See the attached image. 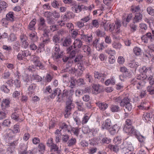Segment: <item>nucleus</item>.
<instances>
[{
  "label": "nucleus",
  "instance_id": "obj_12",
  "mask_svg": "<svg viewBox=\"0 0 154 154\" xmlns=\"http://www.w3.org/2000/svg\"><path fill=\"white\" fill-rule=\"evenodd\" d=\"M81 35V40L84 41L87 44L90 43L92 42V35L88 36L85 34H80Z\"/></svg>",
  "mask_w": 154,
  "mask_h": 154
},
{
  "label": "nucleus",
  "instance_id": "obj_45",
  "mask_svg": "<svg viewBox=\"0 0 154 154\" xmlns=\"http://www.w3.org/2000/svg\"><path fill=\"white\" fill-rule=\"evenodd\" d=\"M122 97L123 96H119L118 97H115L113 98L114 102L116 104L119 103L120 106V103H121Z\"/></svg>",
  "mask_w": 154,
  "mask_h": 154
},
{
  "label": "nucleus",
  "instance_id": "obj_26",
  "mask_svg": "<svg viewBox=\"0 0 154 154\" xmlns=\"http://www.w3.org/2000/svg\"><path fill=\"white\" fill-rule=\"evenodd\" d=\"M130 102V99L128 97H123V96L120 106L122 107H124L125 105Z\"/></svg>",
  "mask_w": 154,
  "mask_h": 154
},
{
  "label": "nucleus",
  "instance_id": "obj_31",
  "mask_svg": "<svg viewBox=\"0 0 154 154\" xmlns=\"http://www.w3.org/2000/svg\"><path fill=\"white\" fill-rule=\"evenodd\" d=\"M120 70L127 77L128 76L130 75V73L129 72L128 69L125 66L120 67Z\"/></svg>",
  "mask_w": 154,
  "mask_h": 154
},
{
  "label": "nucleus",
  "instance_id": "obj_34",
  "mask_svg": "<svg viewBox=\"0 0 154 154\" xmlns=\"http://www.w3.org/2000/svg\"><path fill=\"white\" fill-rule=\"evenodd\" d=\"M108 147L111 151H112L116 153H117L119 150L118 146L116 145L110 144L108 145Z\"/></svg>",
  "mask_w": 154,
  "mask_h": 154
},
{
  "label": "nucleus",
  "instance_id": "obj_50",
  "mask_svg": "<svg viewBox=\"0 0 154 154\" xmlns=\"http://www.w3.org/2000/svg\"><path fill=\"white\" fill-rule=\"evenodd\" d=\"M138 108L141 109H148L149 108V107L147 106L146 105V103L143 102L140 105L138 106Z\"/></svg>",
  "mask_w": 154,
  "mask_h": 154
},
{
  "label": "nucleus",
  "instance_id": "obj_61",
  "mask_svg": "<svg viewBox=\"0 0 154 154\" xmlns=\"http://www.w3.org/2000/svg\"><path fill=\"white\" fill-rule=\"evenodd\" d=\"M152 68L150 67H146L144 66L142 67V69L144 73L151 72H152L151 70Z\"/></svg>",
  "mask_w": 154,
  "mask_h": 154
},
{
  "label": "nucleus",
  "instance_id": "obj_62",
  "mask_svg": "<svg viewBox=\"0 0 154 154\" xmlns=\"http://www.w3.org/2000/svg\"><path fill=\"white\" fill-rule=\"evenodd\" d=\"M0 7L2 8L4 11H5V9L7 7L8 5L5 2L3 1H0Z\"/></svg>",
  "mask_w": 154,
  "mask_h": 154
},
{
  "label": "nucleus",
  "instance_id": "obj_48",
  "mask_svg": "<svg viewBox=\"0 0 154 154\" xmlns=\"http://www.w3.org/2000/svg\"><path fill=\"white\" fill-rule=\"evenodd\" d=\"M11 117L12 119L16 121L17 122L20 120L19 114L17 112L13 113L11 116Z\"/></svg>",
  "mask_w": 154,
  "mask_h": 154
},
{
  "label": "nucleus",
  "instance_id": "obj_21",
  "mask_svg": "<svg viewBox=\"0 0 154 154\" xmlns=\"http://www.w3.org/2000/svg\"><path fill=\"white\" fill-rule=\"evenodd\" d=\"M47 27L46 26L38 25V29L40 30H42L44 31V33L42 36H46V35L48 36V33H49V30L47 29Z\"/></svg>",
  "mask_w": 154,
  "mask_h": 154
},
{
  "label": "nucleus",
  "instance_id": "obj_10",
  "mask_svg": "<svg viewBox=\"0 0 154 154\" xmlns=\"http://www.w3.org/2000/svg\"><path fill=\"white\" fill-rule=\"evenodd\" d=\"M13 134L12 130H7L6 133L4 136V139L7 143H8V141H10V140L13 137Z\"/></svg>",
  "mask_w": 154,
  "mask_h": 154
},
{
  "label": "nucleus",
  "instance_id": "obj_51",
  "mask_svg": "<svg viewBox=\"0 0 154 154\" xmlns=\"http://www.w3.org/2000/svg\"><path fill=\"white\" fill-rule=\"evenodd\" d=\"M79 129L77 127L72 128L71 130V133H72L74 134L78 137V135L79 133Z\"/></svg>",
  "mask_w": 154,
  "mask_h": 154
},
{
  "label": "nucleus",
  "instance_id": "obj_60",
  "mask_svg": "<svg viewBox=\"0 0 154 154\" xmlns=\"http://www.w3.org/2000/svg\"><path fill=\"white\" fill-rule=\"evenodd\" d=\"M147 90L149 94L152 95L154 94V86H149L147 87Z\"/></svg>",
  "mask_w": 154,
  "mask_h": 154
},
{
  "label": "nucleus",
  "instance_id": "obj_25",
  "mask_svg": "<svg viewBox=\"0 0 154 154\" xmlns=\"http://www.w3.org/2000/svg\"><path fill=\"white\" fill-rule=\"evenodd\" d=\"M153 114L152 112L144 113L143 116V119L145 122H148L150 120L152 117Z\"/></svg>",
  "mask_w": 154,
  "mask_h": 154
},
{
  "label": "nucleus",
  "instance_id": "obj_3",
  "mask_svg": "<svg viewBox=\"0 0 154 154\" xmlns=\"http://www.w3.org/2000/svg\"><path fill=\"white\" fill-rule=\"evenodd\" d=\"M66 106L65 111L66 113L65 115V116L66 115H69L70 113L69 112L75 107L74 104L72 103V100L71 98H69L67 99L66 102Z\"/></svg>",
  "mask_w": 154,
  "mask_h": 154
},
{
  "label": "nucleus",
  "instance_id": "obj_27",
  "mask_svg": "<svg viewBox=\"0 0 154 154\" xmlns=\"http://www.w3.org/2000/svg\"><path fill=\"white\" fill-rule=\"evenodd\" d=\"M51 150L56 153H60L61 151L59 146L57 144L54 143L50 147Z\"/></svg>",
  "mask_w": 154,
  "mask_h": 154
},
{
  "label": "nucleus",
  "instance_id": "obj_13",
  "mask_svg": "<svg viewBox=\"0 0 154 154\" xmlns=\"http://www.w3.org/2000/svg\"><path fill=\"white\" fill-rule=\"evenodd\" d=\"M94 77L100 80L102 82H103L106 77V75L105 74L100 73L98 72L95 71L94 72Z\"/></svg>",
  "mask_w": 154,
  "mask_h": 154
},
{
  "label": "nucleus",
  "instance_id": "obj_42",
  "mask_svg": "<svg viewBox=\"0 0 154 154\" xmlns=\"http://www.w3.org/2000/svg\"><path fill=\"white\" fill-rule=\"evenodd\" d=\"M115 25L116 28L117 29L116 32L117 33H119L120 32L119 28L121 26L120 21L119 20H116L115 21Z\"/></svg>",
  "mask_w": 154,
  "mask_h": 154
},
{
  "label": "nucleus",
  "instance_id": "obj_11",
  "mask_svg": "<svg viewBox=\"0 0 154 154\" xmlns=\"http://www.w3.org/2000/svg\"><path fill=\"white\" fill-rule=\"evenodd\" d=\"M30 39L33 42H36L38 39L37 33L35 31L26 32Z\"/></svg>",
  "mask_w": 154,
  "mask_h": 154
},
{
  "label": "nucleus",
  "instance_id": "obj_63",
  "mask_svg": "<svg viewBox=\"0 0 154 154\" xmlns=\"http://www.w3.org/2000/svg\"><path fill=\"white\" fill-rule=\"evenodd\" d=\"M146 10L148 13L150 15H153L154 14V9L153 7L149 6L147 8Z\"/></svg>",
  "mask_w": 154,
  "mask_h": 154
},
{
  "label": "nucleus",
  "instance_id": "obj_14",
  "mask_svg": "<svg viewBox=\"0 0 154 154\" xmlns=\"http://www.w3.org/2000/svg\"><path fill=\"white\" fill-rule=\"evenodd\" d=\"M61 93V91L59 88H57L54 90L53 92L50 95V97L51 98H54L56 95H57L58 98L59 99L61 98L60 96Z\"/></svg>",
  "mask_w": 154,
  "mask_h": 154
},
{
  "label": "nucleus",
  "instance_id": "obj_44",
  "mask_svg": "<svg viewBox=\"0 0 154 154\" xmlns=\"http://www.w3.org/2000/svg\"><path fill=\"white\" fill-rule=\"evenodd\" d=\"M33 62L35 66L38 67L40 69H43L44 66L38 60H33Z\"/></svg>",
  "mask_w": 154,
  "mask_h": 154
},
{
  "label": "nucleus",
  "instance_id": "obj_5",
  "mask_svg": "<svg viewBox=\"0 0 154 154\" xmlns=\"http://www.w3.org/2000/svg\"><path fill=\"white\" fill-rule=\"evenodd\" d=\"M76 50L74 49L73 46H70L67 48L66 53L69 54V58L72 59L75 57L76 54Z\"/></svg>",
  "mask_w": 154,
  "mask_h": 154
},
{
  "label": "nucleus",
  "instance_id": "obj_64",
  "mask_svg": "<svg viewBox=\"0 0 154 154\" xmlns=\"http://www.w3.org/2000/svg\"><path fill=\"white\" fill-rule=\"evenodd\" d=\"M109 24L106 23V21L105 20H104L103 22H101V26H103L105 30H107L108 29V26Z\"/></svg>",
  "mask_w": 154,
  "mask_h": 154
},
{
  "label": "nucleus",
  "instance_id": "obj_36",
  "mask_svg": "<svg viewBox=\"0 0 154 154\" xmlns=\"http://www.w3.org/2000/svg\"><path fill=\"white\" fill-rule=\"evenodd\" d=\"M76 143V140L75 138L72 137L68 142L67 145L69 147L75 145Z\"/></svg>",
  "mask_w": 154,
  "mask_h": 154
},
{
  "label": "nucleus",
  "instance_id": "obj_35",
  "mask_svg": "<svg viewBox=\"0 0 154 154\" xmlns=\"http://www.w3.org/2000/svg\"><path fill=\"white\" fill-rule=\"evenodd\" d=\"M82 50L84 52L86 53L88 55L91 54V48L86 45H85L82 46Z\"/></svg>",
  "mask_w": 154,
  "mask_h": 154
},
{
  "label": "nucleus",
  "instance_id": "obj_19",
  "mask_svg": "<svg viewBox=\"0 0 154 154\" xmlns=\"http://www.w3.org/2000/svg\"><path fill=\"white\" fill-rule=\"evenodd\" d=\"M10 101L8 99H3L1 104L2 108L6 109L10 106Z\"/></svg>",
  "mask_w": 154,
  "mask_h": 154
},
{
  "label": "nucleus",
  "instance_id": "obj_29",
  "mask_svg": "<svg viewBox=\"0 0 154 154\" xmlns=\"http://www.w3.org/2000/svg\"><path fill=\"white\" fill-rule=\"evenodd\" d=\"M72 42V40L70 38H66L63 41L62 45L63 46L69 47Z\"/></svg>",
  "mask_w": 154,
  "mask_h": 154
},
{
  "label": "nucleus",
  "instance_id": "obj_47",
  "mask_svg": "<svg viewBox=\"0 0 154 154\" xmlns=\"http://www.w3.org/2000/svg\"><path fill=\"white\" fill-rule=\"evenodd\" d=\"M12 131L14 134L19 133L20 131L19 125L17 124L13 126Z\"/></svg>",
  "mask_w": 154,
  "mask_h": 154
},
{
  "label": "nucleus",
  "instance_id": "obj_46",
  "mask_svg": "<svg viewBox=\"0 0 154 154\" xmlns=\"http://www.w3.org/2000/svg\"><path fill=\"white\" fill-rule=\"evenodd\" d=\"M140 28L139 30L140 32H143L145 31L147 29V25L143 23H141L139 25Z\"/></svg>",
  "mask_w": 154,
  "mask_h": 154
},
{
  "label": "nucleus",
  "instance_id": "obj_22",
  "mask_svg": "<svg viewBox=\"0 0 154 154\" xmlns=\"http://www.w3.org/2000/svg\"><path fill=\"white\" fill-rule=\"evenodd\" d=\"M111 122L110 119H108L106 120L104 123H103L101 126L103 129H107L108 130L111 127Z\"/></svg>",
  "mask_w": 154,
  "mask_h": 154
},
{
  "label": "nucleus",
  "instance_id": "obj_41",
  "mask_svg": "<svg viewBox=\"0 0 154 154\" xmlns=\"http://www.w3.org/2000/svg\"><path fill=\"white\" fill-rule=\"evenodd\" d=\"M14 13L12 12H9L6 16V19L11 21H13L14 20Z\"/></svg>",
  "mask_w": 154,
  "mask_h": 154
},
{
  "label": "nucleus",
  "instance_id": "obj_9",
  "mask_svg": "<svg viewBox=\"0 0 154 154\" xmlns=\"http://www.w3.org/2000/svg\"><path fill=\"white\" fill-rule=\"evenodd\" d=\"M36 23L35 19H33L29 23L27 27L26 32L35 31V25Z\"/></svg>",
  "mask_w": 154,
  "mask_h": 154
},
{
  "label": "nucleus",
  "instance_id": "obj_58",
  "mask_svg": "<svg viewBox=\"0 0 154 154\" xmlns=\"http://www.w3.org/2000/svg\"><path fill=\"white\" fill-rule=\"evenodd\" d=\"M122 140L121 137L120 136H117L114 138V143L116 145H118L121 143Z\"/></svg>",
  "mask_w": 154,
  "mask_h": 154
},
{
  "label": "nucleus",
  "instance_id": "obj_33",
  "mask_svg": "<svg viewBox=\"0 0 154 154\" xmlns=\"http://www.w3.org/2000/svg\"><path fill=\"white\" fill-rule=\"evenodd\" d=\"M121 151L122 154H127L129 153V152L133 150L134 149H130V148L125 146H121Z\"/></svg>",
  "mask_w": 154,
  "mask_h": 154
},
{
  "label": "nucleus",
  "instance_id": "obj_53",
  "mask_svg": "<svg viewBox=\"0 0 154 154\" xmlns=\"http://www.w3.org/2000/svg\"><path fill=\"white\" fill-rule=\"evenodd\" d=\"M111 141V139L109 138L105 137H103L101 140V143L103 144H108Z\"/></svg>",
  "mask_w": 154,
  "mask_h": 154
},
{
  "label": "nucleus",
  "instance_id": "obj_8",
  "mask_svg": "<svg viewBox=\"0 0 154 154\" xmlns=\"http://www.w3.org/2000/svg\"><path fill=\"white\" fill-rule=\"evenodd\" d=\"M82 6L80 5H77L75 2H73L71 7V10L74 12L79 13L82 11Z\"/></svg>",
  "mask_w": 154,
  "mask_h": 154
},
{
  "label": "nucleus",
  "instance_id": "obj_54",
  "mask_svg": "<svg viewBox=\"0 0 154 154\" xmlns=\"http://www.w3.org/2000/svg\"><path fill=\"white\" fill-rule=\"evenodd\" d=\"M134 53L136 55H139L141 54V50L138 47H135L133 49Z\"/></svg>",
  "mask_w": 154,
  "mask_h": 154
},
{
  "label": "nucleus",
  "instance_id": "obj_39",
  "mask_svg": "<svg viewBox=\"0 0 154 154\" xmlns=\"http://www.w3.org/2000/svg\"><path fill=\"white\" fill-rule=\"evenodd\" d=\"M99 87V85L98 84L93 85L92 86L93 88V92L94 93L96 94L100 92Z\"/></svg>",
  "mask_w": 154,
  "mask_h": 154
},
{
  "label": "nucleus",
  "instance_id": "obj_4",
  "mask_svg": "<svg viewBox=\"0 0 154 154\" xmlns=\"http://www.w3.org/2000/svg\"><path fill=\"white\" fill-rule=\"evenodd\" d=\"M142 76L140 75L138 76L137 78L133 79L131 81V83L132 85L135 86L138 89H141L143 86V82L140 81L141 80V77Z\"/></svg>",
  "mask_w": 154,
  "mask_h": 154
},
{
  "label": "nucleus",
  "instance_id": "obj_20",
  "mask_svg": "<svg viewBox=\"0 0 154 154\" xmlns=\"http://www.w3.org/2000/svg\"><path fill=\"white\" fill-rule=\"evenodd\" d=\"M152 36L150 32L147 33L145 35H143L141 38L142 40L144 43H147L148 40H152Z\"/></svg>",
  "mask_w": 154,
  "mask_h": 154
},
{
  "label": "nucleus",
  "instance_id": "obj_1",
  "mask_svg": "<svg viewBox=\"0 0 154 154\" xmlns=\"http://www.w3.org/2000/svg\"><path fill=\"white\" fill-rule=\"evenodd\" d=\"M54 48V50L52 54V57L54 61L58 62L60 60V58H61L64 55V52L63 51H60L59 45L56 44Z\"/></svg>",
  "mask_w": 154,
  "mask_h": 154
},
{
  "label": "nucleus",
  "instance_id": "obj_57",
  "mask_svg": "<svg viewBox=\"0 0 154 154\" xmlns=\"http://www.w3.org/2000/svg\"><path fill=\"white\" fill-rule=\"evenodd\" d=\"M31 78L33 80H35L37 81H41L42 80V78L38 75L33 74L31 77Z\"/></svg>",
  "mask_w": 154,
  "mask_h": 154
},
{
  "label": "nucleus",
  "instance_id": "obj_49",
  "mask_svg": "<svg viewBox=\"0 0 154 154\" xmlns=\"http://www.w3.org/2000/svg\"><path fill=\"white\" fill-rule=\"evenodd\" d=\"M38 148L39 149V151L41 152L42 154L43 152H44L45 150V146L42 143H39L38 146Z\"/></svg>",
  "mask_w": 154,
  "mask_h": 154
},
{
  "label": "nucleus",
  "instance_id": "obj_23",
  "mask_svg": "<svg viewBox=\"0 0 154 154\" xmlns=\"http://www.w3.org/2000/svg\"><path fill=\"white\" fill-rule=\"evenodd\" d=\"M119 128L118 126L116 124L112 127H110L108 130L110 133L112 135L115 134L119 130Z\"/></svg>",
  "mask_w": 154,
  "mask_h": 154
},
{
  "label": "nucleus",
  "instance_id": "obj_15",
  "mask_svg": "<svg viewBox=\"0 0 154 154\" xmlns=\"http://www.w3.org/2000/svg\"><path fill=\"white\" fill-rule=\"evenodd\" d=\"M123 130L126 133L129 134H134L136 132L135 130L132 126L128 127L127 125H125Z\"/></svg>",
  "mask_w": 154,
  "mask_h": 154
},
{
  "label": "nucleus",
  "instance_id": "obj_28",
  "mask_svg": "<svg viewBox=\"0 0 154 154\" xmlns=\"http://www.w3.org/2000/svg\"><path fill=\"white\" fill-rule=\"evenodd\" d=\"M130 10L133 13L140 12L141 8L139 5H133L131 7Z\"/></svg>",
  "mask_w": 154,
  "mask_h": 154
},
{
  "label": "nucleus",
  "instance_id": "obj_18",
  "mask_svg": "<svg viewBox=\"0 0 154 154\" xmlns=\"http://www.w3.org/2000/svg\"><path fill=\"white\" fill-rule=\"evenodd\" d=\"M122 145V146H125L129 148L130 149H134V147L130 142V140L127 138L124 140V142Z\"/></svg>",
  "mask_w": 154,
  "mask_h": 154
},
{
  "label": "nucleus",
  "instance_id": "obj_32",
  "mask_svg": "<svg viewBox=\"0 0 154 154\" xmlns=\"http://www.w3.org/2000/svg\"><path fill=\"white\" fill-rule=\"evenodd\" d=\"M112 48L116 50H120L122 47V45L119 42H114L112 44Z\"/></svg>",
  "mask_w": 154,
  "mask_h": 154
},
{
  "label": "nucleus",
  "instance_id": "obj_55",
  "mask_svg": "<svg viewBox=\"0 0 154 154\" xmlns=\"http://www.w3.org/2000/svg\"><path fill=\"white\" fill-rule=\"evenodd\" d=\"M14 49L16 51L18 52L20 50V44L19 42H15L13 47Z\"/></svg>",
  "mask_w": 154,
  "mask_h": 154
},
{
  "label": "nucleus",
  "instance_id": "obj_40",
  "mask_svg": "<svg viewBox=\"0 0 154 154\" xmlns=\"http://www.w3.org/2000/svg\"><path fill=\"white\" fill-rule=\"evenodd\" d=\"M128 65L131 68H136L138 66L139 64L135 60H132L130 61Z\"/></svg>",
  "mask_w": 154,
  "mask_h": 154
},
{
  "label": "nucleus",
  "instance_id": "obj_30",
  "mask_svg": "<svg viewBox=\"0 0 154 154\" xmlns=\"http://www.w3.org/2000/svg\"><path fill=\"white\" fill-rule=\"evenodd\" d=\"M8 113V111L6 109H1L0 110V120L5 119Z\"/></svg>",
  "mask_w": 154,
  "mask_h": 154
},
{
  "label": "nucleus",
  "instance_id": "obj_7",
  "mask_svg": "<svg viewBox=\"0 0 154 154\" xmlns=\"http://www.w3.org/2000/svg\"><path fill=\"white\" fill-rule=\"evenodd\" d=\"M7 143L9 144L8 145L9 146L7 149V151L8 152V153L10 152L11 153L13 152L15 146L17 144V141H8Z\"/></svg>",
  "mask_w": 154,
  "mask_h": 154
},
{
  "label": "nucleus",
  "instance_id": "obj_2",
  "mask_svg": "<svg viewBox=\"0 0 154 154\" xmlns=\"http://www.w3.org/2000/svg\"><path fill=\"white\" fill-rule=\"evenodd\" d=\"M41 40L42 41V42L39 44L37 50L38 52H41L44 50V47L45 45L48 43L50 42L48 36H47L46 35V36H42Z\"/></svg>",
  "mask_w": 154,
  "mask_h": 154
},
{
  "label": "nucleus",
  "instance_id": "obj_37",
  "mask_svg": "<svg viewBox=\"0 0 154 154\" xmlns=\"http://www.w3.org/2000/svg\"><path fill=\"white\" fill-rule=\"evenodd\" d=\"M110 108L112 112H118L120 111L119 107L115 105H111Z\"/></svg>",
  "mask_w": 154,
  "mask_h": 154
},
{
  "label": "nucleus",
  "instance_id": "obj_56",
  "mask_svg": "<svg viewBox=\"0 0 154 154\" xmlns=\"http://www.w3.org/2000/svg\"><path fill=\"white\" fill-rule=\"evenodd\" d=\"M83 57V56L81 54H79L77 55L74 60V61L75 63H78L82 61V59Z\"/></svg>",
  "mask_w": 154,
  "mask_h": 154
},
{
  "label": "nucleus",
  "instance_id": "obj_6",
  "mask_svg": "<svg viewBox=\"0 0 154 154\" xmlns=\"http://www.w3.org/2000/svg\"><path fill=\"white\" fill-rule=\"evenodd\" d=\"M31 53L28 50L22 51L21 53H19L17 55V59L20 61L23 60L24 57H27L30 55Z\"/></svg>",
  "mask_w": 154,
  "mask_h": 154
},
{
  "label": "nucleus",
  "instance_id": "obj_17",
  "mask_svg": "<svg viewBox=\"0 0 154 154\" xmlns=\"http://www.w3.org/2000/svg\"><path fill=\"white\" fill-rule=\"evenodd\" d=\"M82 45V42L79 39H75L73 43V47L76 50L77 48H80Z\"/></svg>",
  "mask_w": 154,
  "mask_h": 154
},
{
  "label": "nucleus",
  "instance_id": "obj_24",
  "mask_svg": "<svg viewBox=\"0 0 154 154\" xmlns=\"http://www.w3.org/2000/svg\"><path fill=\"white\" fill-rule=\"evenodd\" d=\"M10 81H8L4 85L0 87L1 90L5 93H8L10 92V89L8 88L7 85L9 83Z\"/></svg>",
  "mask_w": 154,
  "mask_h": 154
},
{
  "label": "nucleus",
  "instance_id": "obj_59",
  "mask_svg": "<svg viewBox=\"0 0 154 154\" xmlns=\"http://www.w3.org/2000/svg\"><path fill=\"white\" fill-rule=\"evenodd\" d=\"M105 52L109 55H113L115 54L116 51L114 50H112L111 48H108L105 50Z\"/></svg>",
  "mask_w": 154,
  "mask_h": 154
},
{
  "label": "nucleus",
  "instance_id": "obj_38",
  "mask_svg": "<svg viewBox=\"0 0 154 154\" xmlns=\"http://www.w3.org/2000/svg\"><path fill=\"white\" fill-rule=\"evenodd\" d=\"M60 127L65 131H67L68 132H70V130L69 128V126L66 123H61L60 125Z\"/></svg>",
  "mask_w": 154,
  "mask_h": 154
},
{
  "label": "nucleus",
  "instance_id": "obj_52",
  "mask_svg": "<svg viewBox=\"0 0 154 154\" xmlns=\"http://www.w3.org/2000/svg\"><path fill=\"white\" fill-rule=\"evenodd\" d=\"M89 119L90 117L88 116H87L86 114H85L82 118L81 122L82 124L83 125L86 124L88 122Z\"/></svg>",
  "mask_w": 154,
  "mask_h": 154
},
{
  "label": "nucleus",
  "instance_id": "obj_16",
  "mask_svg": "<svg viewBox=\"0 0 154 154\" xmlns=\"http://www.w3.org/2000/svg\"><path fill=\"white\" fill-rule=\"evenodd\" d=\"M143 18V15L140 12L136 13L133 20L134 23H137L141 21Z\"/></svg>",
  "mask_w": 154,
  "mask_h": 154
},
{
  "label": "nucleus",
  "instance_id": "obj_43",
  "mask_svg": "<svg viewBox=\"0 0 154 154\" xmlns=\"http://www.w3.org/2000/svg\"><path fill=\"white\" fill-rule=\"evenodd\" d=\"M98 105L100 109L102 111L105 110L108 107V105L104 103H99Z\"/></svg>",
  "mask_w": 154,
  "mask_h": 154
}]
</instances>
